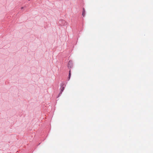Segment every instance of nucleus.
<instances>
[{
	"label": "nucleus",
	"mask_w": 153,
	"mask_h": 153,
	"mask_svg": "<svg viewBox=\"0 0 153 153\" xmlns=\"http://www.w3.org/2000/svg\"><path fill=\"white\" fill-rule=\"evenodd\" d=\"M71 76V70H70L69 71V80L70 79V78Z\"/></svg>",
	"instance_id": "obj_2"
},
{
	"label": "nucleus",
	"mask_w": 153,
	"mask_h": 153,
	"mask_svg": "<svg viewBox=\"0 0 153 153\" xmlns=\"http://www.w3.org/2000/svg\"><path fill=\"white\" fill-rule=\"evenodd\" d=\"M64 89V87L62 88V90H63Z\"/></svg>",
	"instance_id": "obj_4"
},
{
	"label": "nucleus",
	"mask_w": 153,
	"mask_h": 153,
	"mask_svg": "<svg viewBox=\"0 0 153 153\" xmlns=\"http://www.w3.org/2000/svg\"><path fill=\"white\" fill-rule=\"evenodd\" d=\"M70 61H69V63H70Z\"/></svg>",
	"instance_id": "obj_5"
},
{
	"label": "nucleus",
	"mask_w": 153,
	"mask_h": 153,
	"mask_svg": "<svg viewBox=\"0 0 153 153\" xmlns=\"http://www.w3.org/2000/svg\"><path fill=\"white\" fill-rule=\"evenodd\" d=\"M23 8H24V7H21V9H23Z\"/></svg>",
	"instance_id": "obj_3"
},
{
	"label": "nucleus",
	"mask_w": 153,
	"mask_h": 153,
	"mask_svg": "<svg viewBox=\"0 0 153 153\" xmlns=\"http://www.w3.org/2000/svg\"><path fill=\"white\" fill-rule=\"evenodd\" d=\"M85 15V11L84 9H83V11L82 13V15L83 17H84Z\"/></svg>",
	"instance_id": "obj_1"
}]
</instances>
